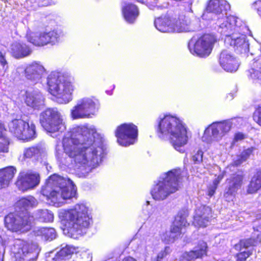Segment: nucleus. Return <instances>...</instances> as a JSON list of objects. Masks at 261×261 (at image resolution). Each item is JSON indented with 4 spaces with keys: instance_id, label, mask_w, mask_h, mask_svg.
<instances>
[{
    "instance_id": "nucleus-28",
    "label": "nucleus",
    "mask_w": 261,
    "mask_h": 261,
    "mask_svg": "<svg viewBox=\"0 0 261 261\" xmlns=\"http://www.w3.org/2000/svg\"><path fill=\"white\" fill-rule=\"evenodd\" d=\"M207 244L203 241L199 242V246L195 250L186 252L182 255L183 259L187 261H190L198 258H201L203 255H206Z\"/></svg>"
},
{
    "instance_id": "nucleus-14",
    "label": "nucleus",
    "mask_w": 261,
    "mask_h": 261,
    "mask_svg": "<svg viewBox=\"0 0 261 261\" xmlns=\"http://www.w3.org/2000/svg\"><path fill=\"white\" fill-rule=\"evenodd\" d=\"M230 6L225 0H210L202 17L203 19L213 22L225 16L230 10Z\"/></svg>"
},
{
    "instance_id": "nucleus-20",
    "label": "nucleus",
    "mask_w": 261,
    "mask_h": 261,
    "mask_svg": "<svg viewBox=\"0 0 261 261\" xmlns=\"http://www.w3.org/2000/svg\"><path fill=\"white\" fill-rule=\"evenodd\" d=\"M39 182L38 174L32 172H22L20 173L16 184L20 190L25 191L34 188Z\"/></svg>"
},
{
    "instance_id": "nucleus-26",
    "label": "nucleus",
    "mask_w": 261,
    "mask_h": 261,
    "mask_svg": "<svg viewBox=\"0 0 261 261\" xmlns=\"http://www.w3.org/2000/svg\"><path fill=\"white\" fill-rule=\"evenodd\" d=\"M10 51L16 59H20L29 56L32 51L31 48L22 42H14L10 47Z\"/></svg>"
},
{
    "instance_id": "nucleus-8",
    "label": "nucleus",
    "mask_w": 261,
    "mask_h": 261,
    "mask_svg": "<svg viewBox=\"0 0 261 261\" xmlns=\"http://www.w3.org/2000/svg\"><path fill=\"white\" fill-rule=\"evenodd\" d=\"M181 179L180 169H173L163 174L150 191L152 198L159 201L165 199L178 190Z\"/></svg>"
},
{
    "instance_id": "nucleus-6",
    "label": "nucleus",
    "mask_w": 261,
    "mask_h": 261,
    "mask_svg": "<svg viewBox=\"0 0 261 261\" xmlns=\"http://www.w3.org/2000/svg\"><path fill=\"white\" fill-rule=\"evenodd\" d=\"M154 24L157 30L163 33L192 32L199 28L198 18L186 14L163 15L155 19Z\"/></svg>"
},
{
    "instance_id": "nucleus-15",
    "label": "nucleus",
    "mask_w": 261,
    "mask_h": 261,
    "mask_svg": "<svg viewBox=\"0 0 261 261\" xmlns=\"http://www.w3.org/2000/svg\"><path fill=\"white\" fill-rule=\"evenodd\" d=\"M231 127V123L229 121L214 122L205 129L202 139L207 143L213 139L219 140L230 130Z\"/></svg>"
},
{
    "instance_id": "nucleus-10",
    "label": "nucleus",
    "mask_w": 261,
    "mask_h": 261,
    "mask_svg": "<svg viewBox=\"0 0 261 261\" xmlns=\"http://www.w3.org/2000/svg\"><path fill=\"white\" fill-rule=\"evenodd\" d=\"M217 31L226 37L234 35L237 32H242L246 28L245 24L239 18L230 15L220 17L214 21Z\"/></svg>"
},
{
    "instance_id": "nucleus-12",
    "label": "nucleus",
    "mask_w": 261,
    "mask_h": 261,
    "mask_svg": "<svg viewBox=\"0 0 261 261\" xmlns=\"http://www.w3.org/2000/svg\"><path fill=\"white\" fill-rule=\"evenodd\" d=\"M216 37L212 34H204L196 40L192 38L189 42L188 47L191 54L200 57H206L211 54Z\"/></svg>"
},
{
    "instance_id": "nucleus-49",
    "label": "nucleus",
    "mask_w": 261,
    "mask_h": 261,
    "mask_svg": "<svg viewBox=\"0 0 261 261\" xmlns=\"http://www.w3.org/2000/svg\"><path fill=\"white\" fill-rule=\"evenodd\" d=\"M242 156L241 155L240 156H238L237 158V159L233 161V164L235 166H239L240 164H241L243 162H245V161H244L242 160Z\"/></svg>"
},
{
    "instance_id": "nucleus-1",
    "label": "nucleus",
    "mask_w": 261,
    "mask_h": 261,
    "mask_svg": "<svg viewBox=\"0 0 261 261\" xmlns=\"http://www.w3.org/2000/svg\"><path fill=\"white\" fill-rule=\"evenodd\" d=\"M94 127L77 126L72 128L63 139L65 153L73 159L75 165L89 172L97 167L104 152L102 143L95 140Z\"/></svg>"
},
{
    "instance_id": "nucleus-36",
    "label": "nucleus",
    "mask_w": 261,
    "mask_h": 261,
    "mask_svg": "<svg viewBox=\"0 0 261 261\" xmlns=\"http://www.w3.org/2000/svg\"><path fill=\"white\" fill-rule=\"evenodd\" d=\"M26 250L27 247H24V246L22 248H18V251L15 253L16 257L23 260H29V261H34L37 259V255H36L35 257H32V253L26 252Z\"/></svg>"
},
{
    "instance_id": "nucleus-42",
    "label": "nucleus",
    "mask_w": 261,
    "mask_h": 261,
    "mask_svg": "<svg viewBox=\"0 0 261 261\" xmlns=\"http://www.w3.org/2000/svg\"><path fill=\"white\" fill-rule=\"evenodd\" d=\"M254 148L253 147L248 148V149L244 150L242 153L243 160L246 161V160L250 156V154L252 153Z\"/></svg>"
},
{
    "instance_id": "nucleus-39",
    "label": "nucleus",
    "mask_w": 261,
    "mask_h": 261,
    "mask_svg": "<svg viewBox=\"0 0 261 261\" xmlns=\"http://www.w3.org/2000/svg\"><path fill=\"white\" fill-rule=\"evenodd\" d=\"M9 142L6 137H0V152H8Z\"/></svg>"
},
{
    "instance_id": "nucleus-18",
    "label": "nucleus",
    "mask_w": 261,
    "mask_h": 261,
    "mask_svg": "<svg viewBox=\"0 0 261 261\" xmlns=\"http://www.w3.org/2000/svg\"><path fill=\"white\" fill-rule=\"evenodd\" d=\"M45 72L44 67L40 64L34 62L26 67L19 66L17 72L24 76L28 80L33 83H38Z\"/></svg>"
},
{
    "instance_id": "nucleus-3",
    "label": "nucleus",
    "mask_w": 261,
    "mask_h": 261,
    "mask_svg": "<svg viewBox=\"0 0 261 261\" xmlns=\"http://www.w3.org/2000/svg\"><path fill=\"white\" fill-rule=\"evenodd\" d=\"M41 193L50 204L57 207L62 205L64 200L77 199V188L72 181L57 174L49 177Z\"/></svg>"
},
{
    "instance_id": "nucleus-48",
    "label": "nucleus",
    "mask_w": 261,
    "mask_h": 261,
    "mask_svg": "<svg viewBox=\"0 0 261 261\" xmlns=\"http://www.w3.org/2000/svg\"><path fill=\"white\" fill-rule=\"evenodd\" d=\"M217 188V187H216V186L213 185L210 186L208 189V195L211 197L214 194Z\"/></svg>"
},
{
    "instance_id": "nucleus-25",
    "label": "nucleus",
    "mask_w": 261,
    "mask_h": 261,
    "mask_svg": "<svg viewBox=\"0 0 261 261\" xmlns=\"http://www.w3.org/2000/svg\"><path fill=\"white\" fill-rule=\"evenodd\" d=\"M45 152L44 147L40 145L25 148L23 150L22 155L20 156L19 160L21 162L25 161L27 160L38 161L44 155Z\"/></svg>"
},
{
    "instance_id": "nucleus-46",
    "label": "nucleus",
    "mask_w": 261,
    "mask_h": 261,
    "mask_svg": "<svg viewBox=\"0 0 261 261\" xmlns=\"http://www.w3.org/2000/svg\"><path fill=\"white\" fill-rule=\"evenodd\" d=\"M245 138V135L242 133H237L234 136V140L236 141H239L242 140Z\"/></svg>"
},
{
    "instance_id": "nucleus-38",
    "label": "nucleus",
    "mask_w": 261,
    "mask_h": 261,
    "mask_svg": "<svg viewBox=\"0 0 261 261\" xmlns=\"http://www.w3.org/2000/svg\"><path fill=\"white\" fill-rule=\"evenodd\" d=\"M257 244V241L254 239H248L242 240L240 241L239 244L236 245V248L238 249V248H241L242 247L244 248H247L250 246H253L256 245Z\"/></svg>"
},
{
    "instance_id": "nucleus-19",
    "label": "nucleus",
    "mask_w": 261,
    "mask_h": 261,
    "mask_svg": "<svg viewBox=\"0 0 261 261\" xmlns=\"http://www.w3.org/2000/svg\"><path fill=\"white\" fill-rule=\"evenodd\" d=\"M243 176L241 174H234L226 179V187L224 192V197L227 201H232L238 191L242 185Z\"/></svg>"
},
{
    "instance_id": "nucleus-31",
    "label": "nucleus",
    "mask_w": 261,
    "mask_h": 261,
    "mask_svg": "<svg viewBox=\"0 0 261 261\" xmlns=\"http://www.w3.org/2000/svg\"><path fill=\"white\" fill-rule=\"evenodd\" d=\"M187 225L186 220V215L185 213H179L175 217L174 222H173L172 227V231H177L179 235H181L184 233L185 227Z\"/></svg>"
},
{
    "instance_id": "nucleus-54",
    "label": "nucleus",
    "mask_w": 261,
    "mask_h": 261,
    "mask_svg": "<svg viewBox=\"0 0 261 261\" xmlns=\"http://www.w3.org/2000/svg\"><path fill=\"white\" fill-rule=\"evenodd\" d=\"M130 259L131 260H132V259H133V258H130ZM126 261H131V260H129V258H127V260H126Z\"/></svg>"
},
{
    "instance_id": "nucleus-22",
    "label": "nucleus",
    "mask_w": 261,
    "mask_h": 261,
    "mask_svg": "<svg viewBox=\"0 0 261 261\" xmlns=\"http://www.w3.org/2000/svg\"><path fill=\"white\" fill-rule=\"evenodd\" d=\"M243 33H244V30L242 32L235 33L234 35L226 37L224 40L225 44L233 46L241 53L248 51L249 43L246 41V36L242 34Z\"/></svg>"
},
{
    "instance_id": "nucleus-11",
    "label": "nucleus",
    "mask_w": 261,
    "mask_h": 261,
    "mask_svg": "<svg viewBox=\"0 0 261 261\" xmlns=\"http://www.w3.org/2000/svg\"><path fill=\"white\" fill-rule=\"evenodd\" d=\"M98 108L92 97H85L78 99L70 110L73 119L91 118L95 115Z\"/></svg>"
},
{
    "instance_id": "nucleus-32",
    "label": "nucleus",
    "mask_w": 261,
    "mask_h": 261,
    "mask_svg": "<svg viewBox=\"0 0 261 261\" xmlns=\"http://www.w3.org/2000/svg\"><path fill=\"white\" fill-rule=\"evenodd\" d=\"M34 234L41 236L46 240H53L56 237V232L53 228L38 227L34 230Z\"/></svg>"
},
{
    "instance_id": "nucleus-37",
    "label": "nucleus",
    "mask_w": 261,
    "mask_h": 261,
    "mask_svg": "<svg viewBox=\"0 0 261 261\" xmlns=\"http://www.w3.org/2000/svg\"><path fill=\"white\" fill-rule=\"evenodd\" d=\"M172 230V227H171L170 231H166L162 234L161 237L162 240L166 243L173 242L175 238H177L180 236V235L177 233V231L173 232Z\"/></svg>"
},
{
    "instance_id": "nucleus-50",
    "label": "nucleus",
    "mask_w": 261,
    "mask_h": 261,
    "mask_svg": "<svg viewBox=\"0 0 261 261\" xmlns=\"http://www.w3.org/2000/svg\"><path fill=\"white\" fill-rule=\"evenodd\" d=\"M5 130L4 124L0 122V137H5L4 134Z\"/></svg>"
},
{
    "instance_id": "nucleus-51",
    "label": "nucleus",
    "mask_w": 261,
    "mask_h": 261,
    "mask_svg": "<svg viewBox=\"0 0 261 261\" xmlns=\"http://www.w3.org/2000/svg\"><path fill=\"white\" fill-rule=\"evenodd\" d=\"M255 4L257 6V10L258 14L259 15H261V1L257 2L255 3Z\"/></svg>"
},
{
    "instance_id": "nucleus-13",
    "label": "nucleus",
    "mask_w": 261,
    "mask_h": 261,
    "mask_svg": "<svg viewBox=\"0 0 261 261\" xmlns=\"http://www.w3.org/2000/svg\"><path fill=\"white\" fill-rule=\"evenodd\" d=\"M10 132L20 140L28 141L36 137L35 125L33 122L28 119H14L9 124Z\"/></svg>"
},
{
    "instance_id": "nucleus-33",
    "label": "nucleus",
    "mask_w": 261,
    "mask_h": 261,
    "mask_svg": "<svg viewBox=\"0 0 261 261\" xmlns=\"http://www.w3.org/2000/svg\"><path fill=\"white\" fill-rule=\"evenodd\" d=\"M261 188V170L257 171L252 177L248 187L247 192L252 194Z\"/></svg>"
},
{
    "instance_id": "nucleus-4",
    "label": "nucleus",
    "mask_w": 261,
    "mask_h": 261,
    "mask_svg": "<svg viewBox=\"0 0 261 261\" xmlns=\"http://www.w3.org/2000/svg\"><path fill=\"white\" fill-rule=\"evenodd\" d=\"M59 217L68 231V236L82 234L92 223L89 207L84 203H79L70 208L61 210Z\"/></svg>"
},
{
    "instance_id": "nucleus-43",
    "label": "nucleus",
    "mask_w": 261,
    "mask_h": 261,
    "mask_svg": "<svg viewBox=\"0 0 261 261\" xmlns=\"http://www.w3.org/2000/svg\"><path fill=\"white\" fill-rule=\"evenodd\" d=\"M203 152L201 150H198L197 152L193 156V161L195 163H199L202 160Z\"/></svg>"
},
{
    "instance_id": "nucleus-35",
    "label": "nucleus",
    "mask_w": 261,
    "mask_h": 261,
    "mask_svg": "<svg viewBox=\"0 0 261 261\" xmlns=\"http://www.w3.org/2000/svg\"><path fill=\"white\" fill-rule=\"evenodd\" d=\"M75 251V248L72 246L66 245L65 247H63L62 249L57 253L55 257L53 259L55 261L57 260L65 259V257L68 259V257L73 254Z\"/></svg>"
},
{
    "instance_id": "nucleus-52",
    "label": "nucleus",
    "mask_w": 261,
    "mask_h": 261,
    "mask_svg": "<svg viewBox=\"0 0 261 261\" xmlns=\"http://www.w3.org/2000/svg\"><path fill=\"white\" fill-rule=\"evenodd\" d=\"M23 243L22 242H20L19 244H17V246H20L23 245Z\"/></svg>"
},
{
    "instance_id": "nucleus-2",
    "label": "nucleus",
    "mask_w": 261,
    "mask_h": 261,
    "mask_svg": "<svg viewBox=\"0 0 261 261\" xmlns=\"http://www.w3.org/2000/svg\"><path fill=\"white\" fill-rule=\"evenodd\" d=\"M156 132L159 138L169 139L175 149L184 152V146L188 143L189 134L183 121L171 115H161L156 120Z\"/></svg>"
},
{
    "instance_id": "nucleus-44",
    "label": "nucleus",
    "mask_w": 261,
    "mask_h": 261,
    "mask_svg": "<svg viewBox=\"0 0 261 261\" xmlns=\"http://www.w3.org/2000/svg\"><path fill=\"white\" fill-rule=\"evenodd\" d=\"M169 251V248L166 247L164 250H162L160 253H159L157 256V261H159V260L164 259V257L168 254Z\"/></svg>"
},
{
    "instance_id": "nucleus-27",
    "label": "nucleus",
    "mask_w": 261,
    "mask_h": 261,
    "mask_svg": "<svg viewBox=\"0 0 261 261\" xmlns=\"http://www.w3.org/2000/svg\"><path fill=\"white\" fill-rule=\"evenodd\" d=\"M125 20L128 23H134L139 15L138 7L134 4L126 3L122 8Z\"/></svg>"
},
{
    "instance_id": "nucleus-24",
    "label": "nucleus",
    "mask_w": 261,
    "mask_h": 261,
    "mask_svg": "<svg viewBox=\"0 0 261 261\" xmlns=\"http://www.w3.org/2000/svg\"><path fill=\"white\" fill-rule=\"evenodd\" d=\"M219 63L224 70L228 72L236 71L239 67L235 58L228 50H223L221 51L219 57Z\"/></svg>"
},
{
    "instance_id": "nucleus-45",
    "label": "nucleus",
    "mask_w": 261,
    "mask_h": 261,
    "mask_svg": "<svg viewBox=\"0 0 261 261\" xmlns=\"http://www.w3.org/2000/svg\"><path fill=\"white\" fill-rule=\"evenodd\" d=\"M6 53L5 51H0V63L5 68L7 64V62L5 59Z\"/></svg>"
},
{
    "instance_id": "nucleus-23",
    "label": "nucleus",
    "mask_w": 261,
    "mask_h": 261,
    "mask_svg": "<svg viewBox=\"0 0 261 261\" xmlns=\"http://www.w3.org/2000/svg\"><path fill=\"white\" fill-rule=\"evenodd\" d=\"M44 96L38 90L27 91L25 93V103L34 109H42L44 106Z\"/></svg>"
},
{
    "instance_id": "nucleus-21",
    "label": "nucleus",
    "mask_w": 261,
    "mask_h": 261,
    "mask_svg": "<svg viewBox=\"0 0 261 261\" xmlns=\"http://www.w3.org/2000/svg\"><path fill=\"white\" fill-rule=\"evenodd\" d=\"M212 217V208L206 205H200L195 211L193 224L196 226L205 227L208 225Z\"/></svg>"
},
{
    "instance_id": "nucleus-29",
    "label": "nucleus",
    "mask_w": 261,
    "mask_h": 261,
    "mask_svg": "<svg viewBox=\"0 0 261 261\" xmlns=\"http://www.w3.org/2000/svg\"><path fill=\"white\" fill-rule=\"evenodd\" d=\"M16 172V169L13 166L0 169V188L7 187Z\"/></svg>"
},
{
    "instance_id": "nucleus-34",
    "label": "nucleus",
    "mask_w": 261,
    "mask_h": 261,
    "mask_svg": "<svg viewBox=\"0 0 261 261\" xmlns=\"http://www.w3.org/2000/svg\"><path fill=\"white\" fill-rule=\"evenodd\" d=\"M36 219L41 222H50L53 221L54 215L48 210H38L34 214Z\"/></svg>"
},
{
    "instance_id": "nucleus-41",
    "label": "nucleus",
    "mask_w": 261,
    "mask_h": 261,
    "mask_svg": "<svg viewBox=\"0 0 261 261\" xmlns=\"http://www.w3.org/2000/svg\"><path fill=\"white\" fill-rule=\"evenodd\" d=\"M251 254L249 251H242L237 254V261H245Z\"/></svg>"
},
{
    "instance_id": "nucleus-17",
    "label": "nucleus",
    "mask_w": 261,
    "mask_h": 261,
    "mask_svg": "<svg viewBox=\"0 0 261 261\" xmlns=\"http://www.w3.org/2000/svg\"><path fill=\"white\" fill-rule=\"evenodd\" d=\"M27 38L29 42L38 46H42L48 44H55L58 42L59 35L57 32L32 33L27 34Z\"/></svg>"
},
{
    "instance_id": "nucleus-5",
    "label": "nucleus",
    "mask_w": 261,
    "mask_h": 261,
    "mask_svg": "<svg viewBox=\"0 0 261 261\" xmlns=\"http://www.w3.org/2000/svg\"><path fill=\"white\" fill-rule=\"evenodd\" d=\"M37 204V200L32 196L19 199L16 203V212L5 217V226L8 229L14 232H25L30 230L34 218L27 209L35 207Z\"/></svg>"
},
{
    "instance_id": "nucleus-7",
    "label": "nucleus",
    "mask_w": 261,
    "mask_h": 261,
    "mask_svg": "<svg viewBox=\"0 0 261 261\" xmlns=\"http://www.w3.org/2000/svg\"><path fill=\"white\" fill-rule=\"evenodd\" d=\"M49 93L58 102L67 103L73 99V93L75 89L73 82L64 77L59 73L52 72L47 78Z\"/></svg>"
},
{
    "instance_id": "nucleus-30",
    "label": "nucleus",
    "mask_w": 261,
    "mask_h": 261,
    "mask_svg": "<svg viewBox=\"0 0 261 261\" xmlns=\"http://www.w3.org/2000/svg\"><path fill=\"white\" fill-rule=\"evenodd\" d=\"M249 73L254 82L261 84V57L254 60Z\"/></svg>"
},
{
    "instance_id": "nucleus-47",
    "label": "nucleus",
    "mask_w": 261,
    "mask_h": 261,
    "mask_svg": "<svg viewBox=\"0 0 261 261\" xmlns=\"http://www.w3.org/2000/svg\"><path fill=\"white\" fill-rule=\"evenodd\" d=\"M223 178V175L222 174H219L217 178H216L213 182V185L214 186H216V187H217V186L220 183V181Z\"/></svg>"
},
{
    "instance_id": "nucleus-40",
    "label": "nucleus",
    "mask_w": 261,
    "mask_h": 261,
    "mask_svg": "<svg viewBox=\"0 0 261 261\" xmlns=\"http://www.w3.org/2000/svg\"><path fill=\"white\" fill-rule=\"evenodd\" d=\"M254 120L261 126V107H258L253 114Z\"/></svg>"
},
{
    "instance_id": "nucleus-16",
    "label": "nucleus",
    "mask_w": 261,
    "mask_h": 261,
    "mask_svg": "<svg viewBox=\"0 0 261 261\" xmlns=\"http://www.w3.org/2000/svg\"><path fill=\"white\" fill-rule=\"evenodd\" d=\"M115 134L119 144L127 146L133 144L137 140V127L132 123L123 124L117 127Z\"/></svg>"
},
{
    "instance_id": "nucleus-53",
    "label": "nucleus",
    "mask_w": 261,
    "mask_h": 261,
    "mask_svg": "<svg viewBox=\"0 0 261 261\" xmlns=\"http://www.w3.org/2000/svg\"><path fill=\"white\" fill-rule=\"evenodd\" d=\"M138 1L142 3H143L145 2V0H138Z\"/></svg>"
},
{
    "instance_id": "nucleus-9",
    "label": "nucleus",
    "mask_w": 261,
    "mask_h": 261,
    "mask_svg": "<svg viewBox=\"0 0 261 261\" xmlns=\"http://www.w3.org/2000/svg\"><path fill=\"white\" fill-rule=\"evenodd\" d=\"M40 121L48 132H63L66 129L62 116L56 108H49L42 112L40 115Z\"/></svg>"
}]
</instances>
